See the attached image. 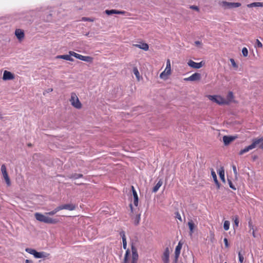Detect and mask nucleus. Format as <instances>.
<instances>
[{"label": "nucleus", "instance_id": "obj_1", "mask_svg": "<svg viewBox=\"0 0 263 263\" xmlns=\"http://www.w3.org/2000/svg\"><path fill=\"white\" fill-rule=\"evenodd\" d=\"M47 215L43 214L40 213H35L34 214V217L35 219L40 222H44L48 224H55L57 223L58 220L55 219L47 216Z\"/></svg>", "mask_w": 263, "mask_h": 263}, {"label": "nucleus", "instance_id": "obj_2", "mask_svg": "<svg viewBox=\"0 0 263 263\" xmlns=\"http://www.w3.org/2000/svg\"><path fill=\"white\" fill-rule=\"evenodd\" d=\"M132 260L129 261L128 260V256L129 254V251L127 250L126 251V253L124 256V261L123 263H137V261L138 259V254L137 253V251L136 248L132 246Z\"/></svg>", "mask_w": 263, "mask_h": 263}, {"label": "nucleus", "instance_id": "obj_3", "mask_svg": "<svg viewBox=\"0 0 263 263\" xmlns=\"http://www.w3.org/2000/svg\"><path fill=\"white\" fill-rule=\"evenodd\" d=\"M263 141V138H255L252 140V143L250 145L241 149L239 152V155H242L245 153L248 152L249 151L255 148L258 144Z\"/></svg>", "mask_w": 263, "mask_h": 263}, {"label": "nucleus", "instance_id": "obj_4", "mask_svg": "<svg viewBox=\"0 0 263 263\" xmlns=\"http://www.w3.org/2000/svg\"><path fill=\"white\" fill-rule=\"evenodd\" d=\"M25 251L33 255L36 258H48L50 255L48 253L45 252H37L35 250L29 248H26Z\"/></svg>", "mask_w": 263, "mask_h": 263}, {"label": "nucleus", "instance_id": "obj_5", "mask_svg": "<svg viewBox=\"0 0 263 263\" xmlns=\"http://www.w3.org/2000/svg\"><path fill=\"white\" fill-rule=\"evenodd\" d=\"M171 74V65L169 59L166 61V66L164 70L160 74V78L163 80H167L168 76Z\"/></svg>", "mask_w": 263, "mask_h": 263}, {"label": "nucleus", "instance_id": "obj_6", "mask_svg": "<svg viewBox=\"0 0 263 263\" xmlns=\"http://www.w3.org/2000/svg\"><path fill=\"white\" fill-rule=\"evenodd\" d=\"M208 98L212 101L216 103L219 105H228V101H226V99L220 96H212L209 95Z\"/></svg>", "mask_w": 263, "mask_h": 263}, {"label": "nucleus", "instance_id": "obj_7", "mask_svg": "<svg viewBox=\"0 0 263 263\" xmlns=\"http://www.w3.org/2000/svg\"><path fill=\"white\" fill-rule=\"evenodd\" d=\"M70 102L71 104L76 108L80 109L82 107V104L80 102L76 93L74 92H72L71 93Z\"/></svg>", "mask_w": 263, "mask_h": 263}, {"label": "nucleus", "instance_id": "obj_8", "mask_svg": "<svg viewBox=\"0 0 263 263\" xmlns=\"http://www.w3.org/2000/svg\"><path fill=\"white\" fill-rule=\"evenodd\" d=\"M219 5L224 9L237 8L241 6V4L240 3H231L226 1H222L219 3Z\"/></svg>", "mask_w": 263, "mask_h": 263}, {"label": "nucleus", "instance_id": "obj_9", "mask_svg": "<svg viewBox=\"0 0 263 263\" xmlns=\"http://www.w3.org/2000/svg\"><path fill=\"white\" fill-rule=\"evenodd\" d=\"M1 172L2 174V176L5 180V182L8 186H10L11 185V181L8 176L7 168L5 164H2L1 168Z\"/></svg>", "mask_w": 263, "mask_h": 263}, {"label": "nucleus", "instance_id": "obj_10", "mask_svg": "<svg viewBox=\"0 0 263 263\" xmlns=\"http://www.w3.org/2000/svg\"><path fill=\"white\" fill-rule=\"evenodd\" d=\"M70 53L73 57L82 61L90 63H91L93 61V58L90 56H84L76 52H72Z\"/></svg>", "mask_w": 263, "mask_h": 263}, {"label": "nucleus", "instance_id": "obj_11", "mask_svg": "<svg viewBox=\"0 0 263 263\" xmlns=\"http://www.w3.org/2000/svg\"><path fill=\"white\" fill-rule=\"evenodd\" d=\"M170 249L168 247H166L162 256V260L164 263H170Z\"/></svg>", "mask_w": 263, "mask_h": 263}, {"label": "nucleus", "instance_id": "obj_12", "mask_svg": "<svg viewBox=\"0 0 263 263\" xmlns=\"http://www.w3.org/2000/svg\"><path fill=\"white\" fill-rule=\"evenodd\" d=\"M204 63L203 62V61H201L199 63H196L194 61L190 60L187 62V65L195 69H199L201 67H202Z\"/></svg>", "mask_w": 263, "mask_h": 263}, {"label": "nucleus", "instance_id": "obj_13", "mask_svg": "<svg viewBox=\"0 0 263 263\" xmlns=\"http://www.w3.org/2000/svg\"><path fill=\"white\" fill-rule=\"evenodd\" d=\"M201 79V74L199 73H194L188 78L184 79L185 81H199Z\"/></svg>", "mask_w": 263, "mask_h": 263}, {"label": "nucleus", "instance_id": "obj_14", "mask_svg": "<svg viewBox=\"0 0 263 263\" xmlns=\"http://www.w3.org/2000/svg\"><path fill=\"white\" fill-rule=\"evenodd\" d=\"M72 52H74L72 51H69L68 52V53H69L68 54L57 55L56 57V58L64 59L65 60L72 62V61H73V58H71V56H72V55L71 54V53H72Z\"/></svg>", "mask_w": 263, "mask_h": 263}, {"label": "nucleus", "instance_id": "obj_15", "mask_svg": "<svg viewBox=\"0 0 263 263\" xmlns=\"http://www.w3.org/2000/svg\"><path fill=\"white\" fill-rule=\"evenodd\" d=\"M14 79V74L10 71L5 70L4 71L3 79L5 81L11 80Z\"/></svg>", "mask_w": 263, "mask_h": 263}, {"label": "nucleus", "instance_id": "obj_16", "mask_svg": "<svg viewBox=\"0 0 263 263\" xmlns=\"http://www.w3.org/2000/svg\"><path fill=\"white\" fill-rule=\"evenodd\" d=\"M60 210H68L73 211L76 209V205L73 204H65L59 206Z\"/></svg>", "mask_w": 263, "mask_h": 263}, {"label": "nucleus", "instance_id": "obj_17", "mask_svg": "<svg viewBox=\"0 0 263 263\" xmlns=\"http://www.w3.org/2000/svg\"><path fill=\"white\" fill-rule=\"evenodd\" d=\"M105 13L108 15H112L114 14H124L125 13V12L124 11H119L115 9H111V10H106L105 11Z\"/></svg>", "mask_w": 263, "mask_h": 263}, {"label": "nucleus", "instance_id": "obj_18", "mask_svg": "<svg viewBox=\"0 0 263 263\" xmlns=\"http://www.w3.org/2000/svg\"><path fill=\"white\" fill-rule=\"evenodd\" d=\"M88 233V237L90 239H93L96 237V235L97 234L96 230L93 229L91 227H89L87 230Z\"/></svg>", "mask_w": 263, "mask_h": 263}, {"label": "nucleus", "instance_id": "obj_19", "mask_svg": "<svg viewBox=\"0 0 263 263\" xmlns=\"http://www.w3.org/2000/svg\"><path fill=\"white\" fill-rule=\"evenodd\" d=\"M236 137L234 136H224L223 137V141L224 142V145H228L231 142L234 141Z\"/></svg>", "mask_w": 263, "mask_h": 263}, {"label": "nucleus", "instance_id": "obj_20", "mask_svg": "<svg viewBox=\"0 0 263 263\" xmlns=\"http://www.w3.org/2000/svg\"><path fill=\"white\" fill-rule=\"evenodd\" d=\"M132 192L134 196V200L133 203L136 206H137L138 204V194L133 186H132Z\"/></svg>", "mask_w": 263, "mask_h": 263}, {"label": "nucleus", "instance_id": "obj_21", "mask_svg": "<svg viewBox=\"0 0 263 263\" xmlns=\"http://www.w3.org/2000/svg\"><path fill=\"white\" fill-rule=\"evenodd\" d=\"M133 46L143 49L144 51H147L149 49L148 45L145 43H141L140 44H134Z\"/></svg>", "mask_w": 263, "mask_h": 263}, {"label": "nucleus", "instance_id": "obj_22", "mask_svg": "<svg viewBox=\"0 0 263 263\" xmlns=\"http://www.w3.org/2000/svg\"><path fill=\"white\" fill-rule=\"evenodd\" d=\"M182 247V243L181 242V241H179L178 243V245L176 246L175 251V255H176V258L179 256Z\"/></svg>", "mask_w": 263, "mask_h": 263}, {"label": "nucleus", "instance_id": "obj_23", "mask_svg": "<svg viewBox=\"0 0 263 263\" xmlns=\"http://www.w3.org/2000/svg\"><path fill=\"white\" fill-rule=\"evenodd\" d=\"M211 175L213 178L214 181L217 186V188L218 189H219L220 187V185L217 180L216 174L215 172L213 171V169L212 170V171H211Z\"/></svg>", "mask_w": 263, "mask_h": 263}, {"label": "nucleus", "instance_id": "obj_24", "mask_svg": "<svg viewBox=\"0 0 263 263\" xmlns=\"http://www.w3.org/2000/svg\"><path fill=\"white\" fill-rule=\"evenodd\" d=\"M15 34L19 40H21L24 37V32L21 29H16L15 32Z\"/></svg>", "mask_w": 263, "mask_h": 263}, {"label": "nucleus", "instance_id": "obj_25", "mask_svg": "<svg viewBox=\"0 0 263 263\" xmlns=\"http://www.w3.org/2000/svg\"><path fill=\"white\" fill-rule=\"evenodd\" d=\"M247 7L249 8L252 7H263V2H254L247 5Z\"/></svg>", "mask_w": 263, "mask_h": 263}, {"label": "nucleus", "instance_id": "obj_26", "mask_svg": "<svg viewBox=\"0 0 263 263\" xmlns=\"http://www.w3.org/2000/svg\"><path fill=\"white\" fill-rule=\"evenodd\" d=\"M218 174H219V177H220L221 180H222V181L224 183L226 182V180H225V178H224V170L223 167H221L219 169Z\"/></svg>", "mask_w": 263, "mask_h": 263}, {"label": "nucleus", "instance_id": "obj_27", "mask_svg": "<svg viewBox=\"0 0 263 263\" xmlns=\"http://www.w3.org/2000/svg\"><path fill=\"white\" fill-rule=\"evenodd\" d=\"M234 95L232 91H230L227 97V99H226V101H228V104H230L231 102L233 101Z\"/></svg>", "mask_w": 263, "mask_h": 263}, {"label": "nucleus", "instance_id": "obj_28", "mask_svg": "<svg viewBox=\"0 0 263 263\" xmlns=\"http://www.w3.org/2000/svg\"><path fill=\"white\" fill-rule=\"evenodd\" d=\"M162 181L161 180H160L155 185V186L153 187V192L155 193L157 192L159 188L160 187V186L162 185Z\"/></svg>", "mask_w": 263, "mask_h": 263}, {"label": "nucleus", "instance_id": "obj_29", "mask_svg": "<svg viewBox=\"0 0 263 263\" xmlns=\"http://www.w3.org/2000/svg\"><path fill=\"white\" fill-rule=\"evenodd\" d=\"M233 220L234 221V228H237L238 227L239 220V217L237 215L234 216L232 218Z\"/></svg>", "mask_w": 263, "mask_h": 263}, {"label": "nucleus", "instance_id": "obj_30", "mask_svg": "<svg viewBox=\"0 0 263 263\" xmlns=\"http://www.w3.org/2000/svg\"><path fill=\"white\" fill-rule=\"evenodd\" d=\"M121 236L122 237V241H123V247L124 249H126V246H127L126 240L125 235L123 232L121 233Z\"/></svg>", "mask_w": 263, "mask_h": 263}, {"label": "nucleus", "instance_id": "obj_31", "mask_svg": "<svg viewBox=\"0 0 263 263\" xmlns=\"http://www.w3.org/2000/svg\"><path fill=\"white\" fill-rule=\"evenodd\" d=\"M188 226L190 229V235H191L194 232V228L195 226L194 223L192 220H191L188 222Z\"/></svg>", "mask_w": 263, "mask_h": 263}, {"label": "nucleus", "instance_id": "obj_32", "mask_svg": "<svg viewBox=\"0 0 263 263\" xmlns=\"http://www.w3.org/2000/svg\"><path fill=\"white\" fill-rule=\"evenodd\" d=\"M59 211H60V208H59V206L57 207L56 208H55L52 211L46 213V215H53L55 214Z\"/></svg>", "mask_w": 263, "mask_h": 263}, {"label": "nucleus", "instance_id": "obj_33", "mask_svg": "<svg viewBox=\"0 0 263 263\" xmlns=\"http://www.w3.org/2000/svg\"><path fill=\"white\" fill-rule=\"evenodd\" d=\"M83 177V175L82 174H72L71 175L69 178H71V179H78L79 178H81Z\"/></svg>", "mask_w": 263, "mask_h": 263}, {"label": "nucleus", "instance_id": "obj_34", "mask_svg": "<svg viewBox=\"0 0 263 263\" xmlns=\"http://www.w3.org/2000/svg\"><path fill=\"white\" fill-rule=\"evenodd\" d=\"M140 220V214H138L136 215L135 219H134V223L135 225H138Z\"/></svg>", "mask_w": 263, "mask_h": 263}, {"label": "nucleus", "instance_id": "obj_35", "mask_svg": "<svg viewBox=\"0 0 263 263\" xmlns=\"http://www.w3.org/2000/svg\"><path fill=\"white\" fill-rule=\"evenodd\" d=\"M133 72H134V73L135 74V75L136 76V78H137L138 80L139 81V78H140V73H139L137 68L135 67L133 69Z\"/></svg>", "mask_w": 263, "mask_h": 263}, {"label": "nucleus", "instance_id": "obj_36", "mask_svg": "<svg viewBox=\"0 0 263 263\" xmlns=\"http://www.w3.org/2000/svg\"><path fill=\"white\" fill-rule=\"evenodd\" d=\"M230 222L228 220H226L223 223V228L224 230L228 231L230 228Z\"/></svg>", "mask_w": 263, "mask_h": 263}, {"label": "nucleus", "instance_id": "obj_37", "mask_svg": "<svg viewBox=\"0 0 263 263\" xmlns=\"http://www.w3.org/2000/svg\"><path fill=\"white\" fill-rule=\"evenodd\" d=\"M242 53L245 57H247L248 55V50L246 47H243L242 49Z\"/></svg>", "mask_w": 263, "mask_h": 263}, {"label": "nucleus", "instance_id": "obj_38", "mask_svg": "<svg viewBox=\"0 0 263 263\" xmlns=\"http://www.w3.org/2000/svg\"><path fill=\"white\" fill-rule=\"evenodd\" d=\"M256 45H255V48H261L262 47V44L258 40H256Z\"/></svg>", "mask_w": 263, "mask_h": 263}, {"label": "nucleus", "instance_id": "obj_39", "mask_svg": "<svg viewBox=\"0 0 263 263\" xmlns=\"http://www.w3.org/2000/svg\"><path fill=\"white\" fill-rule=\"evenodd\" d=\"M230 61L232 65L233 66V67H234V68L238 67L237 65L236 64V63L235 62V60L233 59H231L230 60Z\"/></svg>", "mask_w": 263, "mask_h": 263}, {"label": "nucleus", "instance_id": "obj_40", "mask_svg": "<svg viewBox=\"0 0 263 263\" xmlns=\"http://www.w3.org/2000/svg\"><path fill=\"white\" fill-rule=\"evenodd\" d=\"M238 257H239V260L240 262L243 263L244 258L240 252L238 253Z\"/></svg>", "mask_w": 263, "mask_h": 263}, {"label": "nucleus", "instance_id": "obj_41", "mask_svg": "<svg viewBox=\"0 0 263 263\" xmlns=\"http://www.w3.org/2000/svg\"><path fill=\"white\" fill-rule=\"evenodd\" d=\"M228 183H229V184L230 187L232 189H233V190H236V187H235V186L233 184V183H232V181H231L230 180H229V179H228Z\"/></svg>", "mask_w": 263, "mask_h": 263}, {"label": "nucleus", "instance_id": "obj_42", "mask_svg": "<svg viewBox=\"0 0 263 263\" xmlns=\"http://www.w3.org/2000/svg\"><path fill=\"white\" fill-rule=\"evenodd\" d=\"M82 21H89V22H93V19H91L89 17H83L82 18Z\"/></svg>", "mask_w": 263, "mask_h": 263}, {"label": "nucleus", "instance_id": "obj_43", "mask_svg": "<svg viewBox=\"0 0 263 263\" xmlns=\"http://www.w3.org/2000/svg\"><path fill=\"white\" fill-rule=\"evenodd\" d=\"M223 241H224V243L225 247L226 248H229V243H228V239L227 238H224V239H223Z\"/></svg>", "mask_w": 263, "mask_h": 263}, {"label": "nucleus", "instance_id": "obj_44", "mask_svg": "<svg viewBox=\"0 0 263 263\" xmlns=\"http://www.w3.org/2000/svg\"><path fill=\"white\" fill-rule=\"evenodd\" d=\"M176 218L177 219H178L180 221H182V218H181V217L180 214L178 212H177L176 213Z\"/></svg>", "mask_w": 263, "mask_h": 263}, {"label": "nucleus", "instance_id": "obj_45", "mask_svg": "<svg viewBox=\"0 0 263 263\" xmlns=\"http://www.w3.org/2000/svg\"><path fill=\"white\" fill-rule=\"evenodd\" d=\"M190 8L191 9H194V10H195L196 11H199V8L196 6H194V5L191 6Z\"/></svg>", "mask_w": 263, "mask_h": 263}, {"label": "nucleus", "instance_id": "obj_46", "mask_svg": "<svg viewBox=\"0 0 263 263\" xmlns=\"http://www.w3.org/2000/svg\"><path fill=\"white\" fill-rule=\"evenodd\" d=\"M51 20V15L50 14L47 15V18L45 20L47 22H49Z\"/></svg>", "mask_w": 263, "mask_h": 263}, {"label": "nucleus", "instance_id": "obj_47", "mask_svg": "<svg viewBox=\"0 0 263 263\" xmlns=\"http://www.w3.org/2000/svg\"><path fill=\"white\" fill-rule=\"evenodd\" d=\"M233 172L235 174H237V170H236V167L235 166H233Z\"/></svg>", "mask_w": 263, "mask_h": 263}, {"label": "nucleus", "instance_id": "obj_48", "mask_svg": "<svg viewBox=\"0 0 263 263\" xmlns=\"http://www.w3.org/2000/svg\"><path fill=\"white\" fill-rule=\"evenodd\" d=\"M195 44L196 45V46H199L201 44V43L199 41H196L195 42Z\"/></svg>", "mask_w": 263, "mask_h": 263}, {"label": "nucleus", "instance_id": "obj_49", "mask_svg": "<svg viewBox=\"0 0 263 263\" xmlns=\"http://www.w3.org/2000/svg\"><path fill=\"white\" fill-rule=\"evenodd\" d=\"M25 262V263H33V261L29 259H26Z\"/></svg>", "mask_w": 263, "mask_h": 263}, {"label": "nucleus", "instance_id": "obj_50", "mask_svg": "<svg viewBox=\"0 0 263 263\" xmlns=\"http://www.w3.org/2000/svg\"><path fill=\"white\" fill-rule=\"evenodd\" d=\"M178 258H179V257H177L176 258V255H175V259H174V263H177V260L178 259Z\"/></svg>", "mask_w": 263, "mask_h": 263}, {"label": "nucleus", "instance_id": "obj_51", "mask_svg": "<svg viewBox=\"0 0 263 263\" xmlns=\"http://www.w3.org/2000/svg\"><path fill=\"white\" fill-rule=\"evenodd\" d=\"M53 91V89L52 88H49L47 90H46V92L47 93L48 92H52Z\"/></svg>", "mask_w": 263, "mask_h": 263}, {"label": "nucleus", "instance_id": "obj_52", "mask_svg": "<svg viewBox=\"0 0 263 263\" xmlns=\"http://www.w3.org/2000/svg\"><path fill=\"white\" fill-rule=\"evenodd\" d=\"M130 208L131 212H132V213H133V212H134V211H133V208L132 204H130Z\"/></svg>", "mask_w": 263, "mask_h": 263}, {"label": "nucleus", "instance_id": "obj_53", "mask_svg": "<svg viewBox=\"0 0 263 263\" xmlns=\"http://www.w3.org/2000/svg\"><path fill=\"white\" fill-rule=\"evenodd\" d=\"M259 147H260L261 149H263V143H262V144H261V145H259Z\"/></svg>", "mask_w": 263, "mask_h": 263}, {"label": "nucleus", "instance_id": "obj_54", "mask_svg": "<svg viewBox=\"0 0 263 263\" xmlns=\"http://www.w3.org/2000/svg\"><path fill=\"white\" fill-rule=\"evenodd\" d=\"M3 118V116L1 112H0V119H2Z\"/></svg>", "mask_w": 263, "mask_h": 263}, {"label": "nucleus", "instance_id": "obj_55", "mask_svg": "<svg viewBox=\"0 0 263 263\" xmlns=\"http://www.w3.org/2000/svg\"><path fill=\"white\" fill-rule=\"evenodd\" d=\"M253 237H256V236H255V233H254V231L253 232Z\"/></svg>", "mask_w": 263, "mask_h": 263}, {"label": "nucleus", "instance_id": "obj_56", "mask_svg": "<svg viewBox=\"0 0 263 263\" xmlns=\"http://www.w3.org/2000/svg\"><path fill=\"white\" fill-rule=\"evenodd\" d=\"M261 138H263V137H261Z\"/></svg>", "mask_w": 263, "mask_h": 263}, {"label": "nucleus", "instance_id": "obj_57", "mask_svg": "<svg viewBox=\"0 0 263 263\" xmlns=\"http://www.w3.org/2000/svg\"><path fill=\"white\" fill-rule=\"evenodd\" d=\"M224 263H227V262H224Z\"/></svg>", "mask_w": 263, "mask_h": 263}]
</instances>
